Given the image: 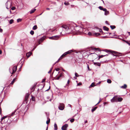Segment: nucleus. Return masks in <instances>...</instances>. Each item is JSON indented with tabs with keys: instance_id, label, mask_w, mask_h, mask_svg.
<instances>
[{
	"instance_id": "f257e3e1",
	"label": "nucleus",
	"mask_w": 130,
	"mask_h": 130,
	"mask_svg": "<svg viewBox=\"0 0 130 130\" xmlns=\"http://www.w3.org/2000/svg\"><path fill=\"white\" fill-rule=\"evenodd\" d=\"M104 51L106 52L111 53V54L114 56H120L119 55L120 54H119L117 52L115 51H112L111 50H104Z\"/></svg>"
},
{
	"instance_id": "f03ea898",
	"label": "nucleus",
	"mask_w": 130,
	"mask_h": 130,
	"mask_svg": "<svg viewBox=\"0 0 130 130\" xmlns=\"http://www.w3.org/2000/svg\"><path fill=\"white\" fill-rule=\"evenodd\" d=\"M59 29H62L64 31H67L69 28L68 25L64 24L62 25V26Z\"/></svg>"
},
{
	"instance_id": "7ed1b4c3",
	"label": "nucleus",
	"mask_w": 130,
	"mask_h": 130,
	"mask_svg": "<svg viewBox=\"0 0 130 130\" xmlns=\"http://www.w3.org/2000/svg\"><path fill=\"white\" fill-rule=\"evenodd\" d=\"M73 52V51L72 50H71L68 51L67 52L64 54H63L61 56L63 57H64L65 56L68 54H70L71 53H72Z\"/></svg>"
},
{
	"instance_id": "20e7f679",
	"label": "nucleus",
	"mask_w": 130,
	"mask_h": 130,
	"mask_svg": "<svg viewBox=\"0 0 130 130\" xmlns=\"http://www.w3.org/2000/svg\"><path fill=\"white\" fill-rule=\"evenodd\" d=\"M59 37V35H56L54 36H52L51 37H49L48 38L50 39L54 40H57L58 39Z\"/></svg>"
},
{
	"instance_id": "39448f33",
	"label": "nucleus",
	"mask_w": 130,
	"mask_h": 130,
	"mask_svg": "<svg viewBox=\"0 0 130 130\" xmlns=\"http://www.w3.org/2000/svg\"><path fill=\"white\" fill-rule=\"evenodd\" d=\"M64 105L63 103H60L58 106V108L59 109L63 110L64 108Z\"/></svg>"
},
{
	"instance_id": "423d86ee",
	"label": "nucleus",
	"mask_w": 130,
	"mask_h": 130,
	"mask_svg": "<svg viewBox=\"0 0 130 130\" xmlns=\"http://www.w3.org/2000/svg\"><path fill=\"white\" fill-rule=\"evenodd\" d=\"M76 28H77L79 29L77 30L76 31H78L80 32H82L84 31V29L82 27H81L80 26H77Z\"/></svg>"
},
{
	"instance_id": "0eeeda50",
	"label": "nucleus",
	"mask_w": 130,
	"mask_h": 130,
	"mask_svg": "<svg viewBox=\"0 0 130 130\" xmlns=\"http://www.w3.org/2000/svg\"><path fill=\"white\" fill-rule=\"evenodd\" d=\"M68 127V124H66L62 126V127H61V129L62 130H67V128Z\"/></svg>"
},
{
	"instance_id": "6e6552de",
	"label": "nucleus",
	"mask_w": 130,
	"mask_h": 130,
	"mask_svg": "<svg viewBox=\"0 0 130 130\" xmlns=\"http://www.w3.org/2000/svg\"><path fill=\"white\" fill-rule=\"evenodd\" d=\"M29 96V94L28 93H27L25 96V100L24 102H26V103H27L28 99Z\"/></svg>"
},
{
	"instance_id": "1a4fd4ad",
	"label": "nucleus",
	"mask_w": 130,
	"mask_h": 130,
	"mask_svg": "<svg viewBox=\"0 0 130 130\" xmlns=\"http://www.w3.org/2000/svg\"><path fill=\"white\" fill-rule=\"evenodd\" d=\"M45 38V37L44 36L42 37L38 41L39 44H40V43L42 42L44 40Z\"/></svg>"
},
{
	"instance_id": "9d476101",
	"label": "nucleus",
	"mask_w": 130,
	"mask_h": 130,
	"mask_svg": "<svg viewBox=\"0 0 130 130\" xmlns=\"http://www.w3.org/2000/svg\"><path fill=\"white\" fill-rule=\"evenodd\" d=\"M17 67L16 66H14L12 68V72L11 73L12 74H13L15 73L17 70ZM10 73H11L10 72Z\"/></svg>"
},
{
	"instance_id": "9b49d317",
	"label": "nucleus",
	"mask_w": 130,
	"mask_h": 130,
	"mask_svg": "<svg viewBox=\"0 0 130 130\" xmlns=\"http://www.w3.org/2000/svg\"><path fill=\"white\" fill-rule=\"evenodd\" d=\"M92 62L94 64L95 66H100L101 65V63L94 62V60H92Z\"/></svg>"
},
{
	"instance_id": "f8f14e48",
	"label": "nucleus",
	"mask_w": 130,
	"mask_h": 130,
	"mask_svg": "<svg viewBox=\"0 0 130 130\" xmlns=\"http://www.w3.org/2000/svg\"><path fill=\"white\" fill-rule=\"evenodd\" d=\"M98 8L101 10H103L104 11H106V9L105 8H103L102 6H100L98 7Z\"/></svg>"
},
{
	"instance_id": "ddd939ff",
	"label": "nucleus",
	"mask_w": 130,
	"mask_h": 130,
	"mask_svg": "<svg viewBox=\"0 0 130 130\" xmlns=\"http://www.w3.org/2000/svg\"><path fill=\"white\" fill-rule=\"evenodd\" d=\"M32 53L31 52H29L27 53L26 54V56L28 58L32 54Z\"/></svg>"
},
{
	"instance_id": "4468645a",
	"label": "nucleus",
	"mask_w": 130,
	"mask_h": 130,
	"mask_svg": "<svg viewBox=\"0 0 130 130\" xmlns=\"http://www.w3.org/2000/svg\"><path fill=\"white\" fill-rule=\"evenodd\" d=\"M127 87V85L126 84H124L123 86H122L121 87V88L123 89H126Z\"/></svg>"
},
{
	"instance_id": "2eb2a0df",
	"label": "nucleus",
	"mask_w": 130,
	"mask_h": 130,
	"mask_svg": "<svg viewBox=\"0 0 130 130\" xmlns=\"http://www.w3.org/2000/svg\"><path fill=\"white\" fill-rule=\"evenodd\" d=\"M103 29L104 30L107 31H108L109 30V28L105 26H103Z\"/></svg>"
},
{
	"instance_id": "dca6fc26",
	"label": "nucleus",
	"mask_w": 130,
	"mask_h": 130,
	"mask_svg": "<svg viewBox=\"0 0 130 130\" xmlns=\"http://www.w3.org/2000/svg\"><path fill=\"white\" fill-rule=\"evenodd\" d=\"M123 100V99L122 98H117V102H121Z\"/></svg>"
},
{
	"instance_id": "f3484780",
	"label": "nucleus",
	"mask_w": 130,
	"mask_h": 130,
	"mask_svg": "<svg viewBox=\"0 0 130 130\" xmlns=\"http://www.w3.org/2000/svg\"><path fill=\"white\" fill-rule=\"evenodd\" d=\"M36 10V9H32L29 12L30 14H32L34 13Z\"/></svg>"
},
{
	"instance_id": "a211bd4d",
	"label": "nucleus",
	"mask_w": 130,
	"mask_h": 130,
	"mask_svg": "<svg viewBox=\"0 0 130 130\" xmlns=\"http://www.w3.org/2000/svg\"><path fill=\"white\" fill-rule=\"evenodd\" d=\"M95 28L96 29H99V32H102V33H103V31L102 29H99L98 27H95Z\"/></svg>"
},
{
	"instance_id": "6ab92c4d",
	"label": "nucleus",
	"mask_w": 130,
	"mask_h": 130,
	"mask_svg": "<svg viewBox=\"0 0 130 130\" xmlns=\"http://www.w3.org/2000/svg\"><path fill=\"white\" fill-rule=\"evenodd\" d=\"M63 72H62L61 73H60L59 75L58 76L60 77H63Z\"/></svg>"
},
{
	"instance_id": "aec40b11",
	"label": "nucleus",
	"mask_w": 130,
	"mask_h": 130,
	"mask_svg": "<svg viewBox=\"0 0 130 130\" xmlns=\"http://www.w3.org/2000/svg\"><path fill=\"white\" fill-rule=\"evenodd\" d=\"M104 14L105 15H107L109 14V12L107 10V9H106V11H104Z\"/></svg>"
},
{
	"instance_id": "412c9836",
	"label": "nucleus",
	"mask_w": 130,
	"mask_h": 130,
	"mask_svg": "<svg viewBox=\"0 0 130 130\" xmlns=\"http://www.w3.org/2000/svg\"><path fill=\"white\" fill-rule=\"evenodd\" d=\"M97 108V107H95L91 109L92 112H93V111H94L96 110V109Z\"/></svg>"
},
{
	"instance_id": "4be33fe9",
	"label": "nucleus",
	"mask_w": 130,
	"mask_h": 130,
	"mask_svg": "<svg viewBox=\"0 0 130 130\" xmlns=\"http://www.w3.org/2000/svg\"><path fill=\"white\" fill-rule=\"evenodd\" d=\"M54 129L57 130V124L55 123L54 125Z\"/></svg>"
},
{
	"instance_id": "5701e85b",
	"label": "nucleus",
	"mask_w": 130,
	"mask_h": 130,
	"mask_svg": "<svg viewBox=\"0 0 130 130\" xmlns=\"http://www.w3.org/2000/svg\"><path fill=\"white\" fill-rule=\"evenodd\" d=\"M37 25H35L33 26V27L32 28V29L33 30H35L36 29H37Z\"/></svg>"
},
{
	"instance_id": "b1692460",
	"label": "nucleus",
	"mask_w": 130,
	"mask_h": 130,
	"mask_svg": "<svg viewBox=\"0 0 130 130\" xmlns=\"http://www.w3.org/2000/svg\"><path fill=\"white\" fill-rule=\"evenodd\" d=\"M114 97H115V98L114 99L115 100V102H117V98H118V95H116V96H114Z\"/></svg>"
},
{
	"instance_id": "393cba45",
	"label": "nucleus",
	"mask_w": 130,
	"mask_h": 130,
	"mask_svg": "<svg viewBox=\"0 0 130 130\" xmlns=\"http://www.w3.org/2000/svg\"><path fill=\"white\" fill-rule=\"evenodd\" d=\"M93 49L95 50V51H100V50L99 48H94Z\"/></svg>"
},
{
	"instance_id": "a878e982",
	"label": "nucleus",
	"mask_w": 130,
	"mask_h": 130,
	"mask_svg": "<svg viewBox=\"0 0 130 130\" xmlns=\"http://www.w3.org/2000/svg\"><path fill=\"white\" fill-rule=\"evenodd\" d=\"M110 27L112 29H113L116 28V26L115 25H110Z\"/></svg>"
},
{
	"instance_id": "bb28decb",
	"label": "nucleus",
	"mask_w": 130,
	"mask_h": 130,
	"mask_svg": "<svg viewBox=\"0 0 130 130\" xmlns=\"http://www.w3.org/2000/svg\"><path fill=\"white\" fill-rule=\"evenodd\" d=\"M93 34L96 36L101 35V34L99 33L95 32Z\"/></svg>"
},
{
	"instance_id": "cd10ccee",
	"label": "nucleus",
	"mask_w": 130,
	"mask_h": 130,
	"mask_svg": "<svg viewBox=\"0 0 130 130\" xmlns=\"http://www.w3.org/2000/svg\"><path fill=\"white\" fill-rule=\"evenodd\" d=\"M17 110H15L14 112H13L12 113L11 115V116H13L15 114V112H16Z\"/></svg>"
},
{
	"instance_id": "c85d7f7f",
	"label": "nucleus",
	"mask_w": 130,
	"mask_h": 130,
	"mask_svg": "<svg viewBox=\"0 0 130 130\" xmlns=\"http://www.w3.org/2000/svg\"><path fill=\"white\" fill-rule=\"evenodd\" d=\"M16 79L15 78H14L12 81V82H11V83H10V84H11V85H12L13 84V83H14V82H15V80Z\"/></svg>"
},
{
	"instance_id": "c756f323",
	"label": "nucleus",
	"mask_w": 130,
	"mask_h": 130,
	"mask_svg": "<svg viewBox=\"0 0 130 130\" xmlns=\"http://www.w3.org/2000/svg\"><path fill=\"white\" fill-rule=\"evenodd\" d=\"M115 97H113V98L111 100V102H115V100L114 99Z\"/></svg>"
},
{
	"instance_id": "7c9ffc66",
	"label": "nucleus",
	"mask_w": 130,
	"mask_h": 130,
	"mask_svg": "<svg viewBox=\"0 0 130 130\" xmlns=\"http://www.w3.org/2000/svg\"><path fill=\"white\" fill-rule=\"evenodd\" d=\"M7 117V116H4L1 119V120L2 121V120H3L4 119H5V118H6Z\"/></svg>"
},
{
	"instance_id": "2f4dec72",
	"label": "nucleus",
	"mask_w": 130,
	"mask_h": 130,
	"mask_svg": "<svg viewBox=\"0 0 130 130\" xmlns=\"http://www.w3.org/2000/svg\"><path fill=\"white\" fill-rule=\"evenodd\" d=\"M31 99H32V101H35V97L34 96H32Z\"/></svg>"
},
{
	"instance_id": "473e14b6",
	"label": "nucleus",
	"mask_w": 130,
	"mask_h": 130,
	"mask_svg": "<svg viewBox=\"0 0 130 130\" xmlns=\"http://www.w3.org/2000/svg\"><path fill=\"white\" fill-rule=\"evenodd\" d=\"M107 82L108 83H109V84H110V83H111V81L110 79H108L107 80Z\"/></svg>"
},
{
	"instance_id": "72a5a7b5",
	"label": "nucleus",
	"mask_w": 130,
	"mask_h": 130,
	"mask_svg": "<svg viewBox=\"0 0 130 130\" xmlns=\"http://www.w3.org/2000/svg\"><path fill=\"white\" fill-rule=\"evenodd\" d=\"M30 33L31 35H33L34 34V31L33 30H31Z\"/></svg>"
},
{
	"instance_id": "f704fd0d",
	"label": "nucleus",
	"mask_w": 130,
	"mask_h": 130,
	"mask_svg": "<svg viewBox=\"0 0 130 130\" xmlns=\"http://www.w3.org/2000/svg\"><path fill=\"white\" fill-rule=\"evenodd\" d=\"M13 22V19L9 21V23L10 24H12Z\"/></svg>"
},
{
	"instance_id": "c9c22d12",
	"label": "nucleus",
	"mask_w": 130,
	"mask_h": 130,
	"mask_svg": "<svg viewBox=\"0 0 130 130\" xmlns=\"http://www.w3.org/2000/svg\"><path fill=\"white\" fill-rule=\"evenodd\" d=\"M95 85H94V84L93 83H92V84H91V85L89 87H94V86H95Z\"/></svg>"
},
{
	"instance_id": "e433bc0d",
	"label": "nucleus",
	"mask_w": 130,
	"mask_h": 130,
	"mask_svg": "<svg viewBox=\"0 0 130 130\" xmlns=\"http://www.w3.org/2000/svg\"><path fill=\"white\" fill-rule=\"evenodd\" d=\"M48 119V120L46 122V123L47 124H48L50 122V119L49 118Z\"/></svg>"
},
{
	"instance_id": "4c0bfd02",
	"label": "nucleus",
	"mask_w": 130,
	"mask_h": 130,
	"mask_svg": "<svg viewBox=\"0 0 130 130\" xmlns=\"http://www.w3.org/2000/svg\"><path fill=\"white\" fill-rule=\"evenodd\" d=\"M45 113L46 115L47 119H48L49 118V113L48 114L47 112H45Z\"/></svg>"
},
{
	"instance_id": "58836bf2",
	"label": "nucleus",
	"mask_w": 130,
	"mask_h": 130,
	"mask_svg": "<svg viewBox=\"0 0 130 130\" xmlns=\"http://www.w3.org/2000/svg\"><path fill=\"white\" fill-rule=\"evenodd\" d=\"M103 37V38H105V37H106V38H116V37H107L106 36Z\"/></svg>"
},
{
	"instance_id": "ea45409f",
	"label": "nucleus",
	"mask_w": 130,
	"mask_h": 130,
	"mask_svg": "<svg viewBox=\"0 0 130 130\" xmlns=\"http://www.w3.org/2000/svg\"><path fill=\"white\" fill-rule=\"evenodd\" d=\"M74 118H72V119H71L70 120V121L71 122H74Z\"/></svg>"
},
{
	"instance_id": "a19ab883",
	"label": "nucleus",
	"mask_w": 130,
	"mask_h": 130,
	"mask_svg": "<svg viewBox=\"0 0 130 130\" xmlns=\"http://www.w3.org/2000/svg\"><path fill=\"white\" fill-rule=\"evenodd\" d=\"M35 85L33 86L32 87H31L30 88V89L31 90H32L33 89H34V90H33V91H34L35 90V89L34 88V87Z\"/></svg>"
},
{
	"instance_id": "79ce46f5",
	"label": "nucleus",
	"mask_w": 130,
	"mask_h": 130,
	"mask_svg": "<svg viewBox=\"0 0 130 130\" xmlns=\"http://www.w3.org/2000/svg\"><path fill=\"white\" fill-rule=\"evenodd\" d=\"M64 4L66 5H69V3L68 2H64Z\"/></svg>"
},
{
	"instance_id": "37998d69",
	"label": "nucleus",
	"mask_w": 130,
	"mask_h": 130,
	"mask_svg": "<svg viewBox=\"0 0 130 130\" xmlns=\"http://www.w3.org/2000/svg\"><path fill=\"white\" fill-rule=\"evenodd\" d=\"M75 75L76 77H78L79 76V75L77 73L75 72Z\"/></svg>"
},
{
	"instance_id": "c03bdc74",
	"label": "nucleus",
	"mask_w": 130,
	"mask_h": 130,
	"mask_svg": "<svg viewBox=\"0 0 130 130\" xmlns=\"http://www.w3.org/2000/svg\"><path fill=\"white\" fill-rule=\"evenodd\" d=\"M105 56H104V55H99V58H102L103 57H105Z\"/></svg>"
},
{
	"instance_id": "a18cd8bd",
	"label": "nucleus",
	"mask_w": 130,
	"mask_h": 130,
	"mask_svg": "<svg viewBox=\"0 0 130 130\" xmlns=\"http://www.w3.org/2000/svg\"><path fill=\"white\" fill-rule=\"evenodd\" d=\"M70 83V80H68L67 81V83L66 84V85L67 86H68V85Z\"/></svg>"
},
{
	"instance_id": "49530a36",
	"label": "nucleus",
	"mask_w": 130,
	"mask_h": 130,
	"mask_svg": "<svg viewBox=\"0 0 130 130\" xmlns=\"http://www.w3.org/2000/svg\"><path fill=\"white\" fill-rule=\"evenodd\" d=\"M21 21V19H19L17 20V22H18Z\"/></svg>"
},
{
	"instance_id": "de8ad7c7",
	"label": "nucleus",
	"mask_w": 130,
	"mask_h": 130,
	"mask_svg": "<svg viewBox=\"0 0 130 130\" xmlns=\"http://www.w3.org/2000/svg\"><path fill=\"white\" fill-rule=\"evenodd\" d=\"M82 85V83L81 82H79L77 84V85L78 86H80Z\"/></svg>"
},
{
	"instance_id": "09e8293b",
	"label": "nucleus",
	"mask_w": 130,
	"mask_h": 130,
	"mask_svg": "<svg viewBox=\"0 0 130 130\" xmlns=\"http://www.w3.org/2000/svg\"><path fill=\"white\" fill-rule=\"evenodd\" d=\"M11 9L12 10H14L15 9V7H13L11 8Z\"/></svg>"
},
{
	"instance_id": "8fccbe9b",
	"label": "nucleus",
	"mask_w": 130,
	"mask_h": 130,
	"mask_svg": "<svg viewBox=\"0 0 130 130\" xmlns=\"http://www.w3.org/2000/svg\"><path fill=\"white\" fill-rule=\"evenodd\" d=\"M88 35L90 36H91L92 35V33L90 32H89L88 33Z\"/></svg>"
},
{
	"instance_id": "3c124183",
	"label": "nucleus",
	"mask_w": 130,
	"mask_h": 130,
	"mask_svg": "<svg viewBox=\"0 0 130 130\" xmlns=\"http://www.w3.org/2000/svg\"><path fill=\"white\" fill-rule=\"evenodd\" d=\"M45 79H46L45 78H44V79H43L42 81V83H43L45 82Z\"/></svg>"
},
{
	"instance_id": "603ef678",
	"label": "nucleus",
	"mask_w": 130,
	"mask_h": 130,
	"mask_svg": "<svg viewBox=\"0 0 130 130\" xmlns=\"http://www.w3.org/2000/svg\"><path fill=\"white\" fill-rule=\"evenodd\" d=\"M126 43L127 44L129 45H130V43L128 41H127L126 42Z\"/></svg>"
},
{
	"instance_id": "864d4df0",
	"label": "nucleus",
	"mask_w": 130,
	"mask_h": 130,
	"mask_svg": "<svg viewBox=\"0 0 130 130\" xmlns=\"http://www.w3.org/2000/svg\"><path fill=\"white\" fill-rule=\"evenodd\" d=\"M63 58V57H62L61 56L58 59V60H59L61 59H62Z\"/></svg>"
},
{
	"instance_id": "5fc2aeb1",
	"label": "nucleus",
	"mask_w": 130,
	"mask_h": 130,
	"mask_svg": "<svg viewBox=\"0 0 130 130\" xmlns=\"http://www.w3.org/2000/svg\"><path fill=\"white\" fill-rule=\"evenodd\" d=\"M60 78L58 76L55 79L58 80Z\"/></svg>"
},
{
	"instance_id": "6e6d98bb",
	"label": "nucleus",
	"mask_w": 130,
	"mask_h": 130,
	"mask_svg": "<svg viewBox=\"0 0 130 130\" xmlns=\"http://www.w3.org/2000/svg\"><path fill=\"white\" fill-rule=\"evenodd\" d=\"M105 23L107 24H108V25H109V24L108 23V22L107 21H105Z\"/></svg>"
},
{
	"instance_id": "4d7b16f0",
	"label": "nucleus",
	"mask_w": 130,
	"mask_h": 130,
	"mask_svg": "<svg viewBox=\"0 0 130 130\" xmlns=\"http://www.w3.org/2000/svg\"><path fill=\"white\" fill-rule=\"evenodd\" d=\"M60 70V69L59 68H57L56 69V70L57 71H58Z\"/></svg>"
},
{
	"instance_id": "13d9d810",
	"label": "nucleus",
	"mask_w": 130,
	"mask_h": 130,
	"mask_svg": "<svg viewBox=\"0 0 130 130\" xmlns=\"http://www.w3.org/2000/svg\"><path fill=\"white\" fill-rule=\"evenodd\" d=\"M3 29L1 28H0V32H2L3 31Z\"/></svg>"
},
{
	"instance_id": "bf43d9fd",
	"label": "nucleus",
	"mask_w": 130,
	"mask_h": 130,
	"mask_svg": "<svg viewBox=\"0 0 130 130\" xmlns=\"http://www.w3.org/2000/svg\"><path fill=\"white\" fill-rule=\"evenodd\" d=\"M50 86H49V88L48 89H47V90H46L45 91H48V90H49V89H50Z\"/></svg>"
},
{
	"instance_id": "052dcab7",
	"label": "nucleus",
	"mask_w": 130,
	"mask_h": 130,
	"mask_svg": "<svg viewBox=\"0 0 130 130\" xmlns=\"http://www.w3.org/2000/svg\"><path fill=\"white\" fill-rule=\"evenodd\" d=\"M106 62V61H101V63H104L105 62Z\"/></svg>"
},
{
	"instance_id": "680f3d73",
	"label": "nucleus",
	"mask_w": 130,
	"mask_h": 130,
	"mask_svg": "<svg viewBox=\"0 0 130 130\" xmlns=\"http://www.w3.org/2000/svg\"><path fill=\"white\" fill-rule=\"evenodd\" d=\"M87 68H88V70H89V71H90V69L89 68V67L88 66V65H87Z\"/></svg>"
},
{
	"instance_id": "e2e57ef3",
	"label": "nucleus",
	"mask_w": 130,
	"mask_h": 130,
	"mask_svg": "<svg viewBox=\"0 0 130 130\" xmlns=\"http://www.w3.org/2000/svg\"><path fill=\"white\" fill-rule=\"evenodd\" d=\"M62 71H63V72H66V70H65L64 69H62Z\"/></svg>"
},
{
	"instance_id": "0e129e2a",
	"label": "nucleus",
	"mask_w": 130,
	"mask_h": 130,
	"mask_svg": "<svg viewBox=\"0 0 130 130\" xmlns=\"http://www.w3.org/2000/svg\"><path fill=\"white\" fill-rule=\"evenodd\" d=\"M1 112H2V109H1V108H0V113L1 114Z\"/></svg>"
},
{
	"instance_id": "69168bd1",
	"label": "nucleus",
	"mask_w": 130,
	"mask_h": 130,
	"mask_svg": "<svg viewBox=\"0 0 130 130\" xmlns=\"http://www.w3.org/2000/svg\"><path fill=\"white\" fill-rule=\"evenodd\" d=\"M87 122V120H86L84 122L85 123V124Z\"/></svg>"
},
{
	"instance_id": "338daca9",
	"label": "nucleus",
	"mask_w": 130,
	"mask_h": 130,
	"mask_svg": "<svg viewBox=\"0 0 130 130\" xmlns=\"http://www.w3.org/2000/svg\"><path fill=\"white\" fill-rule=\"evenodd\" d=\"M101 83V82H99L98 83H97L96 84L97 85H98L99 84H100Z\"/></svg>"
},
{
	"instance_id": "774afa93",
	"label": "nucleus",
	"mask_w": 130,
	"mask_h": 130,
	"mask_svg": "<svg viewBox=\"0 0 130 130\" xmlns=\"http://www.w3.org/2000/svg\"><path fill=\"white\" fill-rule=\"evenodd\" d=\"M73 78L75 79H77L76 77L74 76L73 77Z\"/></svg>"
}]
</instances>
